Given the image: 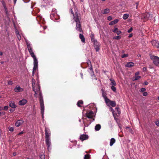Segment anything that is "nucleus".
<instances>
[{"label":"nucleus","instance_id":"1","mask_svg":"<svg viewBox=\"0 0 159 159\" xmlns=\"http://www.w3.org/2000/svg\"><path fill=\"white\" fill-rule=\"evenodd\" d=\"M45 141L46 143L48 146V149L49 151V149L51 145L50 142V136L51 135L50 131V129L48 128H45Z\"/></svg>","mask_w":159,"mask_h":159},{"label":"nucleus","instance_id":"22","mask_svg":"<svg viewBox=\"0 0 159 159\" xmlns=\"http://www.w3.org/2000/svg\"><path fill=\"white\" fill-rule=\"evenodd\" d=\"M101 128V125L100 124H97L95 126V129L96 131H98Z\"/></svg>","mask_w":159,"mask_h":159},{"label":"nucleus","instance_id":"19","mask_svg":"<svg viewBox=\"0 0 159 159\" xmlns=\"http://www.w3.org/2000/svg\"><path fill=\"white\" fill-rule=\"evenodd\" d=\"M150 16V15L148 13L145 14L143 16V17L146 20H147L148 19Z\"/></svg>","mask_w":159,"mask_h":159},{"label":"nucleus","instance_id":"33","mask_svg":"<svg viewBox=\"0 0 159 159\" xmlns=\"http://www.w3.org/2000/svg\"><path fill=\"white\" fill-rule=\"evenodd\" d=\"M94 36L93 34H91L90 35V37L92 42H93L96 40L94 38Z\"/></svg>","mask_w":159,"mask_h":159},{"label":"nucleus","instance_id":"63","mask_svg":"<svg viewBox=\"0 0 159 159\" xmlns=\"http://www.w3.org/2000/svg\"><path fill=\"white\" fill-rule=\"evenodd\" d=\"M5 11H6V13L7 14V8H5Z\"/></svg>","mask_w":159,"mask_h":159},{"label":"nucleus","instance_id":"25","mask_svg":"<svg viewBox=\"0 0 159 159\" xmlns=\"http://www.w3.org/2000/svg\"><path fill=\"white\" fill-rule=\"evenodd\" d=\"M109 103L110 105L112 107H115L116 106V103L114 101H111Z\"/></svg>","mask_w":159,"mask_h":159},{"label":"nucleus","instance_id":"62","mask_svg":"<svg viewBox=\"0 0 159 159\" xmlns=\"http://www.w3.org/2000/svg\"><path fill=\"white\" fill-rule=\"evenodd\" d=\"M136 4L137 5L136 8H137L138 6V4H139V2H136Z\"/></svg>","mask_w":159,"mask_h":159},{"label":"nucleus","instance_id":"10","mask_svg":"<svg viewBox=\"0 0 159 159\" xmlns=\"http://www.w3.org/2000/svg\"><path fill=\"white\" fill-rule=\"evenodd\" d=\"M152 43L153 45L156 47L157 48H159V43L157 40H153L152 41Z\"/></svg>","mask_w":159,"mask_h":159},{"label":"nucleus","instance_id":"58","mask_svg":"<svg viewBox=\"0 0 159 159\" xmlns=\"http://www.w3.org/2000/svg\"><path fill=\"white\" fill-rule=\"evenodd\" d=\"M133 36V34H129V35L128 36V37L129 38H131Z\"/></svg>","mask_w":159,"mask_h":159},{"label":"nucleus","instance_id":"31","mask_svg":"<svg viewBox=\"0 0 159 159\" xmlns=\"http://www.w3.org/2000/svg\"><path fill=\"white\" fill-rule=\"evenodd\" d=\"M89 69L91 71V74H93L92 75H94V73L93 70L92 65H91V66H89Z\"/></svg>","mask_w":159,"mask_h":159},{"label":"nucleus","instance_id":"48","mask_svg":"<svg viewBox=\"0 0 159 159\" xmlns=\"http://www.w3.org/2000/svg\"><path fill=\"white\" fill-rule=\"evenodd\" d=\"M146 90V89L145 88H142L140 89V92H144Z\"/></svg>","mask_w":159,"mask_h":159},{"label":"nucleus","instance_id":"49","mask_svg":"<svg viewBox=\"0 0 159 159\" xmlns=\"http://www.w3.org/2000/svg\"><path fill=\"white\" fill-rule=\"evenodd\" d=\"M132 30H133V28L132 27H131L128 30L127 32L128 33H130L132 31Z\"/></svg>","mask_w":159,"mask_h":159},{"label":"nucleus","instance_id":"24","mask_svg":"<svg viewBox=\"0 0 159 159\" xmlns=\"http://www.w3.org/2000/svg\"><path fill=\"white\" fill-rule=\"evenodd\" d=\"M83 103V101L81 100H80L77 103V105L78 107H81V106L80 105V104H82Z\"/></svg>","mask_w":159,"mask_h":159},{"label":"nucleus","instance_id":"4","mask_svg":"<svg viewBox=\"0 0 159 159\" xmlns=\"http://www.w3.org/2000/svg\"><path fill=\"white\" fill-rule=\"evenodd\" d=\"M29 52L31 55V56L33 57L34 59V63L38 62L37 59L35 55L34 52H33L32 48H30L28 49Z\"/></svg>","mask_w":159,"mask_h":159},{"label":"nucleus","instance_id":"2","mask_svg":"<svg viewBox=\"0 0 159 159\" xmlns=\"http://www.w3.org/2000/svg\"><path fill=\"white\" fill-rule=\"evenodd\" d=\"M38 92L39 93V98L41 107V112L42 114V116L43 117L44 110V106L43 103V96H42V93L40 90V91H39Z\"/></svg>","mask_w":159,"mask_h":159},{"label":"nucleus","instance_id":"18","mask_svg":"<svg viewBox=\"0 0 159 159\" xmlns=\"http://www.w3.org/2000/svg\"><path fill=\"white\" fill-rule=\"evenodd\" d=\"M118 21H119V20L115 19L114 20L111 21L109 23V25H113L114 24H115L118 22Z\"/></svg>","mask_w":159,"mask_h":159},{"label":"nucleus","instance_id":"14","mask_svg":"<svg viewBox=\"0 0 159 159\" xmlns=\"http://www.w3.org/2000/svg\"><path fill=\"white\" fill-rule=\"evenodd\" d=\"M93 111H91L87 114V117L90 119H92L93 117Z\"/></svg>","mask_w":159,"mask_h":159},{"label":"nucleus","instance_id":"45","mask_svg":"<svg viewBox=\"0 0 159 159\" xmlns=\"http://www.w3.org/2000/svg\"><path fill=\"white\" fill-rule=\"evenodd\" d=\"M8 129H9V131H10L11 132H12L13 131L14 129H13V127H9Z\"/></svg>","mask_w":159,"mask_h":159},{"label":"nucleus","instance_id":"34","mask_svg":"<svg viewBox=\"0 0 159 159\" xmlns=\"http://www.w3.org/2000/svg\"><path fill=\"white\" fill-rule=\"evenodd\" d=\"M115 86H114V85H112L111 87V89L112 90V91L114 92H116V88L115 87Z\"/></svg>","mask_w":159,"mask_h":159},{"label":"nucleus","instance_id":"54","mask_svg":"<svg viewBox=\"0 0 159 159\" xmlns=\"http://www.w3.org/2000/svg\"><path fill=\"white\" fill-rule=\"evenodd\" d=\"M143 70L144 71H146L147 69L146 67H143Z\"/></svg>","mask_w":159,"mask_h":159},{"label":"nucleus","instance_id":"55","mask_svg":"<svg viewBox=\"0 0 159 159\" xmlns=\"http://www.w3.org/2000/svg\"><path fill=\"white\" fill-rule=\"evenodd\" d=\"M35 92V94H34V97L37 98V92Z\"/></svg>","mask_w":159,"mask_h":159},{"label":"nucleus","instance_id":"23","mask_svg":"<svg viewBox=\"0 0 159 159\" xmlns=\"http://www.w3.org/2000/svg\"><path fill=\"white\" fill-rule=\"evenodd\" d=\"M102 95L103 98H107V93L104 92V90L103 89H102Z\"/></svg>","mask_w":159,"mask_h":159},{"label":"nucleus","instance_id":"42","mask_svg":"<svg viewBox=\"0 0 159 159\" xmlns=\"http://www.w3.org/2000/svg\"><path fill=\"white\" fill-rule=\"evenodd\" d=\"M8 106H5L3 108L2 107L3 110L6 111L7 110L8 108Z\"/></svg>","mask_w":159,"mask_h":159},{"label":"nucleus","instance_id":"15","mask_svg":"<svg viewBox=\"0 0 159 159\" xmlns=\"http://www.w3.org/2000/svg\"><path fill=\"white\" fill-rule=\"evenodd\" d=\"M9 106L10 107L13 108H15L17 107L15 104V102L12 101H11L9 102Z\"/></svg>","mask_w":159,"mask_h":159},{"label":"nucleus","instance_id":"44","mask_svg":"<svg viewBox=\"0 0 159 159\" xmlns=\"http://www.w3.org/2000/svg\"><path fill=\"white\" fill-rule=\"evenodd\" d=\"M13 84L12 81L11 80H9L8 82V84L11 85Z\"/></svg>","mask_w":159,"mask_h":159},{"label":"nucleus","instance_id":"8","mask_svg":"<svg viewBox=\"0 0 159 159\" xmlns=\"http://www.w3.org/2000/svg\"><path fill=\"white\" fill-rule=\"evenodd\" d=\"M88 138L89 136L88 135L86 134H82L80 136V139L82 141L86 140L88 139Z\"/></svg>","mask_w":159,"mask_h":159},{"label":"nucleus","instance_id":"47","mask_svg":"<svg viewBox=\"0 0 159 159\" xmlns=\"http://www.w3.org/2000/svg\"><path fill=\"white\" fill-rule=\"evenodd\" d=\"M114 29L112 31L114 33H116L118 30V29L115 27H114Z\"/></svg>","mask_w":159,"mask_h":159},{"label":"nucleus","instance_id":"35","mask_svg":"<svg viewBox=\"0 0 159 159\" xmlns=\"http://www.w3.org/2000/svg\"><path fill=\"white\" fill-rule=\"evenodd\" d=\"M90 157V155L89 154H86L84 156V159H89Z\"/></svg>","mask_w":159,"mask_h":159},{"label":"nucleus","instance_id":"41","mask_svg":"<svg viewBox=\"0 0 159 159\" xmlns=\"http://www.w3.org/2000/svg\"><path fill=\"white\" fill-rule=\"evenodd\" d=\"M26 45H27V48H28V49L30 48H32L30 46V43H29L27 42H26Z\"/></svg>","mask_w":159,"mask_h":159},{"label":"nucleus","instance_id":"13","mask_svg":"<svg viewBox=\"0 0 159 159\" xmlns=\"http://www.w3.org/2000/svg\"><path fill=\"white\" fill-rule=\"evenodd\" d=\"M27 102V101L26 99H23L19 101V104L20 105H24Z\"/></svg>","mask_w":159,"mask_h":159},{"label":"nucleus","instance_id":"30","mask_svg":"<svg viewBox=\"0 0 159 159\" xmlns=\"http://www.w3.org/2000/svg\"><path fill=\"white\" fill-rule=\"evenodd\" d=\"M93 43L94 46L100 45V43L97 42V40L92 42Z\"/></svg>","mask_w":159,"mask_h":159},{"label":"nucleus","instance_id":"64","mask_svg":"<svg viewBox=\"0 0 159 159\" xmlns=\"http://www.w3.org/2000/svg\"><path fill=\"white\" fill-rule=\"evenodd\" d=\"M16 152H14L13 153V156H16Z\"/></svg>","mask_w":159,"mask_h":159},{"label":"nucleus","instance_id":"46","mask_svg":"<svg viewBox=\"0 0 159 159\" xmlns=\"http://www.w3.org/2000/svg\"><path fill=\"white\" fill-rule=\"evenodd\" d=\"M128 56V54H123L121 56L122 58H124L126 57H127Z\"/></svg>","mask_w":159,"mask_h":159},{"label":"nucleus","instance_id":"26","mask_svg":"<svg viewBox=\"0 0 159 159\" xmlns=\"http://www.w3.org/2000/svg\"><path fill=\"white\" fill-rule=\"evenodd\" d=\"M141 78V76L138 75H135L134 77V79L133 80V81L136 80H138L140 78Z\"/></svg>","mask_w":159,"mask_h":159},{"label":"nucleus","instance_id":"21","mask_svg":"<svg viewBox=\"0 0 159 159\" xmlns=\"http://www.w3.org/2000/svg\"><path fill=\"white\" fill-rule=\"evenodd\" d=\"M110 80L111 82V83L110 84L112 85L116 86V83L115 81L112 79H110Z\"/></svg>","mask_w":159,"mask_h":159},{"label":"nucleus","instance_id":"43","mask_svg":"<svg viewBox=\"0 0 159 159\" xmlns=\"http://www.w3.org/2000/svg\"><path fill=\"white\" fill-rule=\"evenodd\" d=\"M17 34V37L19 40H20L21 39V36L20 34H19L18 32L16 33Z\"/></svg>","mask_w":159,"mask_h":159},{"label":"nucleus","instance_id":"11","mask_svg":"<svg viewBox=\"0 0 159 159\" xmlns=\"http://www.w3.org/2000/svg\"><path fill=\"white\" fill-rule=\"evenodd\" d=\"M34 67L33 68V72L32 75V76H33L34 75V71L36 70L38 68V62L37 63H34Z\"/></svg>","mask_w":159,"mask_h":159},{"label":"nucleus","instance_id":"17","mask_svg":"<svg viewBox=\"0 0 159 159\" xmlns=\"http://www.w3.org/2000/svg\"><path fill=\"white\" fill-rule=\"evenodd\" d=\"M134 65V63L132 62H129L125 65L126 67H131Z\"/></svg>","mask_w":159,"mask_h":159},{"label":"nucleus","instance_id":"9","mask_svg":"<svg viewBox=\"0 0 159 159\" xmlns=\"http://www.w3.org/2000/svg\"><path fill=\"white\" fill-rule=\"evenodd\" d=\"M15 92L18 93L20 92H22L23 91L22 88H20V86H16L14 89Z\"/></svg>","mask_w":159,"mask_h":159},{"label":"nucleus","instance_id":"57","mask_svg":"<svg viewBox=\"0 0 159 159\" xmlns=\"http://www.w3.org/2000/svg\"><path fill=\"white\" fill-rule=\"evenodd\" d=\"M139 71H137L135 73V75H138L139 74Z\"/></svg>","mask_w":159,"mask_h":159},{"label":"nucleus","instance_id":"12","mask_svg":"<svg viewBox=\"0 0 159 159\" xmlns=\"http://www.w3.org/2000/svg\"><path fill=\"white\" fill-rule=\"evenodd\" d=\"M24 123V121L21 120H18L15 123V125L17 127L22 125Z\"/></svg>","mask_w":159,"mask_h":159},{"label":"nucleus","instance_id":"59","mask_svg":"<svg viewBox=\"0 0 159 159\" xmlns=\"http://www.w3.org/2000/svg\"><path fill=\"white\" fill-rule=\"evenodd\" d=\"M144 84L145 85H147L148 84V82L147 81H146V82H145L144 83Z\"/></svg>","mask_w":159,"mask_h":159},{"label":"nucleus","instance_id":"51","mask_svg":"<svg viewBox=\"0 0 159 159\" xmlns=\"http://www.w3.org/2000/svg\"><path fill=\"white\" fill-rule=\"evenodd\" d=\"M116 33L117 34L119 35L121 33V32L120 31L118 30Z\"/></svg>","mask_w":159,"mask_h":159},{"label":"nucleus","instance_id":"7","mask_svg":"<svg viewBox=\"0 0 159 159\" xmlns=\"http://www.w3.org/2000/svg\"><path fill=\"white\" fill-rule=\"evenodd\" d=\"M33 87V90L34 92H38L40 91V86L38 84H36L35 85H34Z\"/></svg>","mask_w":159,"mask_h":159},{"label":"nucleus","instance_id":"27","mask_svg":"<svg viewBox=\"0 0 159 159\" xmlns=\"http://www.w3.org/2000/svg\"><path fill=\"white\" fill-rule=\"evenodd\" d=\"M39 157L40 159H45V156L43 153H41L40 154Z\"/></svg>","mask_w":159,"mask_h":159},{"label":"nucleus","instance_id":"61","mask_svg":"<svg viewBox=\"0 0 159 159\" xmlns=\"http://www.w3.org/2000/svg\"><path fill=\"white\" fill-rule=\"evenodd\" d=\"M14 111V110L12 109H11L10 110V111L11 112H12Z\"/></svg>","mask_w":159,"mask_h":159},{"label":"nucleus","instance_id":"29","mask_svg":"<svg viewBox=\"0 0 159 159\" xmlns=\"http://www.w3.org/2000/svg\"><path fill=\"white\" fill-rule=\"evenodd\" d=\"M110 12V10L108 8H106L104 10V11L102 12L103 14H106Z\"/></svg>","mask_w":159,"mask_h":159},{"label":"nucleus","instance_id":"37","mask_svg":"<svg viewBox=\"0 0 159 159\" xmlns=\"http://www.w3.org/2000/svg\"><path fill=\"white\" fill-rule=\"evenodd\" d=\"M115 110H116V111H117L118 113V114L119 115H120L121 113V112L120 111L119 108L118 107H116L115 108Z\"/></svg>","mask_w":159,"mask_h":159},{"label":"nucleus","instance_id":"16","mask_svg":"<svg viewBox=\"0 0 159 159\" xmlns=\"http://www.w3.org/2000/svg\"><path fill=\"white\" fill-rule=\"evenodd\" d=\"M79 38L81 39V41L84 43L85 42V39L84 36L82 34H79Z\"/></svg>","mask_w":159,"mask_h":159},{"label":"nucleus","instance_id":"20","mask_svg":"<svg viewBox=\"0 0 159 159\" xmlns=\"http://www.w3.org/2000/svg\"><path fill=\"white\" fill-rule=\"evenodd\" d=\"M116 142V140L114 138H112L111 140L110 143V146H112Z\"/></svg>","mask_w":159,"mask_h":159},{"label":"nucleus","instance_id":"39","mask_svg":"<svg viewBox=\"0 0 159 159\" xmlns=\"http://www.w3.org/2000/svg\"><path fill=\"white\" fill-rule=\"evenodd\" d=\"M87 64L88 67L92 65L91 62L89 60H87Z\"/></svg>","mask_w":159,"mask_h":159},{"label":"nucleus","instance_id":"53","mask_svg":"<svg viewBox=\"0 0 159 159\" xmlns=\"http://www.w3.org/2000/svg\"><path fill=\"white\" fill-rule=\"evenodd\" d=\"M143 96H146L148 95V93L147 92H143Z\"/></svg>","mask_w":159,"mask_h":159},{"label":"nucleus","instance_id":"52","mask_svg":"<svg viewBox=\"0 0 159 159\" xmlns=\"http://www.w3.org/2000/svg\"><path fill=\"white\" fill-rule=\"evenodd\" d=\"M112 17L111 16H109L107 17V20L109 21L111 20H112Z\"/></svg>","mask_w":159,"mask_h":159},{"label":"nucleus","instance_id":"5","mask_svg":"<svg viewBox=\"0 0 159 159\" xmlns=\"http://www.w3.org/2000/svg\"><path fill=\"white\" fill-rule=\"evenodd\" d=\"M76 30L80 32H82L83 30L81 27L80 22L76 23V26L75 27Z\"/></svg>","mask_w":159,"mask_h":159},{"label":"nucleus","instance_id":"3","mask_svg":"<svg viewBox=\"0 0 159 159\" xmlns=\"http://www.w3.org/2000/svg\"><path fill=\"white\" fill-rule=\"evenodd\" d=\"M150 59L152 60L153 63L156 66H159V57L157 56L151 55Z\"/></svg>","mask_w":159,"mask_h":159},{"label":"nucleus","instance_id":"32","mask_svg":"<svg viewBox=\"0 0 159 159\" xmlns=\"http://www.w3.org/2000/svg\"><path fill=\"white\" fill-rule=\"evenodd\" d=\"M129 16V15L128 14H125L123 15V18L124 20H126V19L128 18Z\"/></svg>","mask_w":159,"mask_h":159},{"label":"nucleus","instance_id":"28","mask_svg":"<svg viewBox=\"0 0 159 159\" xmlns=\"http://www.w3.org/2000/svg\"><path fill=\"white\" fill-rule=\"evenodd\" d=\"M100 45H97L96 46H94L96 52H98L100 49Z\"/></svg>","mask_w":159,"mask_h":159},{"label":"nucleus","instance_id":"6","mask_svg":"<svg viewBox=\"0 0 159 159\" xmlns=\"http://www.w3.org/2000/svg\"><path fill=\"white\" fill-rule=\"evenodd\" d=\"M80 14H79L77 12H76L75 13V16L74 17V19L76 23L78 22H80Z\"/></svg>","mask_w":159,"mask_h":159},{"label":"nucleus","instance_id":"56","mask_svg":"<svg viewBox=\"0 0 159 159\" xmlns=\"http://www.w3.org/2000/svg\"><path fill=\"white\" fill-rule=\"evenodd\" d=\"M156 125L158 126H159V121H157L156 122Z\"/></svg>","mask_w":159,"mask_h":159},{"label":"nucleus","instance_id":"60","mask_svg":"<svg viewBox=\"0 0 159 159\" xmlns=\"http://www.w3.org/2000/svg\"><path fill=\"white\" fill-rule=\"evenodd\" d=\"M23 133H24V132L23 131H21V132H20L18 134V135H20L21 134H23Z\"/></svg>","mask_w":159,"mask_h":159},{"label":"nucleus","instance_id":"38","mask_svg":"<svg viewBox=\"0 0 159 159\" xmlns=\"http://www.w3.org/2000/svg\"><path fill=\"white\" fill-rule=\"evenodd\" d=\"M105 102L107 103H110L111 101L107 98H104Z\"/></svg>","mask_w":159,"mask_h":159},{"label":"nucleus","instance_id":"40","mask_svg":"<svg viewBox=\"0 0 159 159\" xmlns=\"http://www.w3.org/2000/svg\"><path fill=\"white\" fill-rule=\"evenodd\" d=\"M32 87H33L34 86V85H35L36 84H35V80L34 79H32Z\"/></svg>","mask_w":159,"mask_h":159},{"label":"nucleus","instance_id":"36","mask_svg":"<svg viewBox=\"0 0 159 159\" xmlns=\"http://www.w3.org/2000/svg\"><path fill=\"white\" fill-rule=\"evenodd\" d=\"M121 37L119 36H117L113 37V39H115L119 40L121 39Z\"/></svg>","mask_w":159,"mask_h":159},{"label":"nucleus","instance_id":"50","mask_svg":"<svg viewBox=\"0 0 159 159\" xmlns=\"http://www.w3.org/2000/svg\"><path fill=\"white\" fill-rule=\"evenodd\" d=\"M5 114V112H0V116L4 115Z\"/></svg>","mask_w":159,"mask_h":159}]
</instances>
